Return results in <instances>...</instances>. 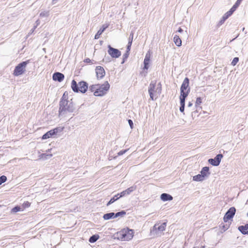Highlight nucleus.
I'll use <instances>...</instances> for the list:
<instances>
[{"instance_id": "f257e3e1", "label": "nucleus", "mask_w": 248, "mask_h": 248, "mask_svg": "<svg viewBox=\"0 0 248 248\" xmlns=\"http://www.w3.org/2000/svg\"><path fill=\"white\" fill-rule=\"evenodd\" d=\"M75 107L74 104L71 101H60L59 116H65L66 114L69 113H72L75 111Z\"/></svg>"}, {"instance_id": "f03ea898", "label": "nucleus", "mask_w": 248, "mask_h": 248, "mask_svg": "<svg viewBox=\"0 0 248 248\" xmlns=\"http://www.w3.org/2000/svg\"><path fill=\"white\" fill-rule=\"evenodd\" d=\"M71 88L75 93H78L80 92L82 93H84L88 90V84L84 81H81L78 84L77 82L73 79L71 83Z\"/></svg>"}, {"instance_id": "7ed1b4c3", "label": "nucleus", "mask_w": 248, "mask_h": 248, "mask_svg": "<svg viewBox=\"0 0 248 248\" xmlns=\"http://www.w3.org/2000/svg\"><path fill=\"white\" fill-rule=\"evenodd\" d=\"M118 239L121 241H128L133 237V231L131 230L124 229L116 233Z\"/></svg>"}, {"instance_id": "20e7f679", "label": "nucleus", "mask_w": 248, "mask_h": 248, "mask_svg": "<svg viewBox=\"0 0 248 248\" xmlns=\"http://www.w3.org/2000/svg\"><path fill=\"white\" fill-rule=\"evenodd\" d=\"M98 87L97 91L94 93L93 94L96 96H102L109 90L110 85L108 81H106L104 84H98Z\"/></svg>"}, {"instance_id": "39448f33", "label": "nucleus", "mask_w": 248, "mask_h": 248, "mask_svg": "<svg viewBox=\"0 0 248 248\" xmlns=\"http://www.w3.org/2000/svg\"><path fill=\"white\" fill-rule=\"evenodd\" d=\"M29 62V61H27L19 63L15 67L13 75L17 77L23 74L26 71V67Z\"/></svg>"}, {"instance_id": "423d86ee", "label": "nucleus", "mask_w": 248, "mask_h": 248, "mask_svg": "<svg viewBox=\"0 0 248 248\" xmlns=\"http://www.w3.org/2000/svg\"><path fill=\"white\" fill-rule=\"evenodd\" d=\"M63 129V127H57L53 129H51L44 134L42 137V139L46 140L49 138L53 137L55 135H56L57 133L62 132Z\"/></svg>"}, {"instance_id": "0eeeda50", "label": "nucleus", "mask_w": 248, "mask_h": 248, "mask_svg": "<svg viewBox=\"0 0 248 248\" xmlns=\"http://www.w3.org/2000/svg\"><path fill=\"white\" fill-rule=\"evenodd\" d=\"M189 79L188 78H186L180 88V94L188 95L190 92V88L189 87Z\"/></svg>"}, {"instance_id": "6e6552de", "label": "nucleus", "mask_w": 248, "mask_h": 248, "mask_svg": "<svg viewBox=\"0 0 248 248\" xmlns=\"http://www.w3.org/2000/svg\"><path fill=\"white\" fill-rule=\"evenodd\" d=\"M156 89V81H152L151 82L149 88H148V92L150 95V98L152 100H156L157 96H156V93H155V91Z\"/></svg>"}, {"instance_id": "1a4fd4ad", "label": "nucleus", "mask_w": 248, "mask_h": 248, "mask_svg": "<svg viewBox=\"0 0 248 248\" xmlns=\"http://www.w3.org/2000/svg\"><path fill=\"white\" fill-rule=\"evenodd\" d=\"M236 212V209L234 207L230 208L225 213L223 217V221L227 223L229 220L232 219Z\"/></svg>"}, {"instance_id": "9d476101", "label": "nucleus", "mask_w": 248, "mask_h": 248, "mask_svg": "<svg viewBox=\"0 0 248 248\" xmlns=\"http://www.w3.org/2000/svg\"><path fill=\"white\" fill-rule=\"evenodd\" d=\"M108 52L112 58H118L121 55V52L119 49L112 47L110 45H108Z\"/></svg>"}, {"instance_id": "9b49d317", "label": "nucleus", "mask_w": 248, "mask_h": 248, "mask_svg": "<svg viewBox=\"0 0 248 248\" xmlns=\"http://www.w3.org/2000/svg\"><path fill=\"white\" fill-rule=\"evenodd\" d=\"M223 155L221 154L217 155L214 158H210L208 161L209 163L214 166H217L219 165L221 159L223 157Z\"/></svg>"}, {"instance_id": "f8f14e48", "label": "nucleus", "mask_w": 248, "mask_h": 248, "mask_svg": "<svg viewBox=\"0 0 248 248\" xmlns=\"http://www.w3.org/2000/svg\"><path fill=\"white\" fill-rule=\"evenodd\" d=\"M95 73L97 79L102 78L105 75V71L103 67L98 66L95 68Z\"/></svg>"}, {"instance_id": "ddd939ff", "label": "nucleus", "mask_w": 248, "mask_h": 248, "mask_svg": "<svg viewBox=\"0 0 248 248\" xmlns=\"http://www.w3.org/2000/svg\"><path fill=\"white\" fill-rule=\"evenodd\" d=\"M234 12V11L230 9V10L228 11L227 13H226L222 16L221 20L219 21L218 23V25L220 26L221 25L224 23L225 21L228 19Z\"/></svg>"}, {"instance_id": "4468645a", "label": "nucleus", "mask_w": 248, "mask_h": 248, "mask_svg": "<svg viewBox=\"0 0 248 248\" xmlns=\"http://www.w3.org/2000/svg\"><path fill=\"white\" fill-rule=\"evenodd\" d=\"M64 78L63 74L60 72H55L52 76L53 80L58 82H62Z\"/></svg>"}, {"instance_id": "2eb2a0df", "label": "nucleus", "mask_w": 248, "mask_h": 248, "mask_svg": "<svg viewBox=\"0 0 248 248\" xmlns=\"http://www.w3.org/2000/svg\"><path fill=\"white\" fill-rule=\"evenodd\" d=\"M136 189V186H133L128 188L126 190L122 191L120 193H119L120 197H123L125 196L126 195H129L132 192H133L134 190H135Z\"/></svg>"}, {"instance_id": "dca6fc26", "label": "nucleus", "mask_w": 248, "mask_h": 248, "mask_svg": "<svg viewBox=\"0 0 248 248\" xmlns=\"http://www.w3.org/2000/svg\"><path fill=\"white\" fill-rule=\"evenodd\" d=\"M108 24H105L102 25V26L100 28V29L95 34L94 36V39H97L100 37V36L102 34V33L105 31V30L108 27Z\"/></svg>"}, {"instance_id": "f3484780", "label": "nucleus", "mask_w": 248, "mask_h": 248, "mask_svg": "<svg viewBox=\"0 0 248 248\" xmlns=\"http://www.w3.org/2000/svg\"><path fill=\"white\" fill-rule=\"evenodd\" d=\"M200 173L204 179L208 177L211 174L209 171V168L208 167H203L201 170Z\"/></svg>"}, {"instance_id": "a211bd4d", "label": "nucleus", "mask_w": 248, "mask_h": 248, "mask_svg": "<svg viewBox=\"0 0 248 248\" xmlns=\"http://www.w3.org/2000/svg\"><path fill=\"white\" fill-rule=\"evenodd\" d=\"M158 224H155L154 226V230L159 232H163L165 230L167 226V222H165L158 226Z\"/></svg>"}, {"instance_id": "6ab92c4d", "label": "nucleus", "mask_w": 248, "mask_h": 248, "mask_svg": "<svg viewBox=\"0 0 248 248\" xmlns=\"http://www.w3.org/2000/svg\"><path fill=\"white\" fill-rule=\"evenodd\" d=\"M150 60V53L149 51V55L148 53L146 54L144 60V67L143 69L144 70H148L149 68V62Z\"/></svg>"}, {"instance_id": "aec40b11", "label": "nucleus", "mask_w": 248, "mask_h": 248, "mask_svg": "<svg viewBox=\"0 0 248 248\" xmlns=\"http://www.w3.org/2000/svg\"><path fill=\"white\" fill-rule=\"evenodd\" d=\"M160 199L164 202L170 201L173 199V197L169 194L162 193L160 196Z\"/></svg>"}, {"instance_id": "412c9836", "label": "nucleus", "mask_w": 248, "mask_h": 248, "mask_svg": "<svg viewBox=\"0 0 248 248\" xmlns=\"http://www.w3.org/2000/svg\"><path fill=\"white\" fill-rule=\"evenodd\" d=\"M121 197H120L119 193L116 194V195L114 196L112 198L110 199L109 201L107 203V206H109L111 204L113 203L114 202L118 200Z\"/></svg>"}, {"instance_id": "4be33fe9", "label": "nucleus", "mask_w": 248, "mask_h": 248, "mask_svg": "<svg viewBox=\"0 0 248 248\" xmlns=\"http://www.w3.org/2000/svg\"><path fill=\"white\" fill-rule=\"evenodd\" d=\"M103 218L104 220H108L111 218H114V213L110 212L105 214L103 215Z\"/></svg>"}, {"instance_id": "5701e85b", "label": "nucleus", "mask_w": 248, "mask_h": 248, "mask_svg": "<svg viewBox=\"0 0 248 248\" xmlns=\"http://www.w3.org/2000/svg\"><path fill=\"white\" fill-rule=\"evenodd\" d=\"M173 41L177 46H180L182 45V41L179 36L175 35L173 37Z\"/></svg>"}, {"instance_id": "b1692460", "label": "nucleus", "mask_w": 248, "mask_h": 248, "mask_svg": "<svg viewBox=\"0 0 248 248\" xmlns=\"http://www.w3.org/2000/svg\"><path fill=\"white\" fill-rule=\"evenodd\" d=\"M204 179H205L203 178V177L201 174H199L194 176L193 177V180L194 181H197V182L202 181Z\"/></svg>"}, {"instance_id": "393cba45", "label": "nucleus", "mask_w": 248, "mask_h": 248, "mask_svg": "<svg viewBox=\"0 0 248 248\" xmlns=\"http://www.w3.org/2000/svg\"><path fill=\"white\" fill-rule=\"evenodd\" d=\"M238 230L240 231L242 234L246 235L248 231V229L246 228L245 225L239 226L238 227Z\"/></svg>"}, {"instance_id": "a878e982", "label": "nucleus", "mask_w": 248, "mask_h": 248, "mask_svg": "<svg viewBox=\"0 0 248 248\" xmlns=\"http://www.w3.org/2000/svg\"><path fill=\"white\" fill-rule=\"evenodd\" d=\"M188 95L180 94V103L181 106H185V100Z\"/></svg>"}, {"instance_id": "bb28decb", "label": "nucleus", "mask_w": 248, "mask_h": 248, "mask_svg": "<svg viewBox=\"0 0 248 248\" xmlns=\"http://www.w3.org/2000/svg\"><path fill=\"white\" fill-rule=\"evenodd\" d=\"M99 236L98 234H94L90 237L89 241L91 243H93L95 242L99 239Z\"/></svg>"}, {"instance_id": "cd10ccee", "label": "nucleus", "mask_w": 248, "mask_h": 248, "mask_svg": "<svg viewBox=\"0 0 248 248\" xmlns=\"http://www.w3.org/2000/svg\"><path fill=\"white\" fill-rule=\"evenodd\" d=\"M242 0H237L234 4L231 9L234 12L236 10V9L238 8V7L240 5Z\"/></svg>"}, {"instance_id": "c85d7f7f", "label": "nucleus", "mask_w": 248, "mask_h": 248, "mask_svg": "<svg viewBox=\"0 0 248 248\" xmlns=\"http://www.w3.org/2000/svg\"><path fill=\"white\" fill-rule=\"evenodd\" d=\"M52 156V154H42L39 155L40 158L44 160H46L50 158Z\"/></svg>"}, {"instance_id": "c756f323", "label": "nucleus", "mask_w": 248, "mask_h": 248, "mask_svg": "<svg viewBox=\"0 0 248 248\" xmlns=\"http://www.w3.org/2000/svg\"><path fill=\"white\" fill-rule=\"evenodd\" d=\"M126 215V212L124 210H122L120 212L114 213V218L118 217H123Z\"/></svg>"}, {"instance_id": "7c9ffc66", "label": "nucleus", "mask_w": 248, "mask_h": 248, "mask_svg": "<svg viewBox=\"0 0 248 248\" xmlns=\"http://www.w3.org/2000/svg\"><path fill=\"white\" fill-rule=\"evenodd\" d=\"M161 85L160 83H159L156 87L155 93L160 94L161 93Z\"/></svg>"}, {"instance_id": "2f4dec72", "label": "nucleus", "mask_w": 248, "mask_h": 248, "mask_svg": "<svg viewBox=\"0 0 248 248\" xmlns=\"http://www.w3.org/2000/svg\"><path fill=\"white\" fill-rule=\"evenodd\" d=\"M98 87V84H95V85H92L89 87V90L91 91L92 92L95 93L96 91H97Z\"/></svg>"}, {"instance_id": "473e14b6", "label": "nucleus", "mask_w": 248, "mask_h": 248, "mask_svg": "<svg viewBox=\"0 0 248 248\" xmlns=\"http://www.w3.org/2000/svg\"><path fill=\"white\" fill-rule=\"evenodd\" d=\"M229 226H230L229 224H224L222 223L220 225V228L221 229V230H222L223 232H225V231H226L228 229V228H229Z\"/></svg>"}, {"instance_id": "72a5a7b5", "label": "nucleus", "mask_w": 248, "mask_h": 248, "mask_svg": "<svg viewBox=\"0 0 248 248\" xmlns=\"http://www.w3.org/2000/svg\"><path fill=\"white\" fill-rule=\"evenodd\" d=\"M68 93H66V92H65L63 94V95H62V97L61 98L60 101L63 102V101H69L68 100Z\"/></svg>"}, {"instance_id": "f704fd0d", "label": "nucleus", "mask_w": 248, "mask_h": 248, "mask_svg": "<svg viewBox=\"0 0 248 248\" xmlns=\"http://www.w3.org/2000/svg\"><path fill=\"white\" fill-rule=\"evenodd\" d=\"M49 15V11H43L40 14V16L41 17H47Z\"/></svg>"}, {"instance_id": "c9c22d12", "label": "nucleus", "mask_w": 248, "mask_h": 248, "mask_svg": "<svg viewBox=\"0 0 248 248\" xmlns=\"http://www.w3.org/2000/svg\"><path fill=\"white\" fill-rule=\"evenodd\" d=\"M129 55V52H125V53L123 55V61L121 63L122 64H123L124 63L125 61H126V60L127 59V58L128 57V56Z\"/></svg>"}, {"instance_id": "e433bc0d", "label": "nucleus", "mask_w": 248, "mask_h": 248, "mask_svg": "<svg viewBox=\"0 0 248 248\" xmlns=\"http://www.w3.org/2000/svg\"><path fill=\"white\" fill-rule=\"evenodd\" d=\"M7 180V177L5 175H2L0 177V185L5 182Z\"/></svg>"}, {"instance_id": "4c0bfd02", "label": "nucleus", "mask_w": 248, "mask_h": 248, "mask_svg": "<svg viewBox=\"0 0 248 248\" xmlns=\"http://www.w3.org/2000/svg\"><path fill=\"white\" fill-rule=\"evenodd\" d=\"M20 209L21 208L20 206H16L12 209V212L13 213H16L18 211H20Z\"/></svg>"}, {"instance_id": "58836bf2", "label": "nucleus", "mask_w": 248, "mask_h": 248, "mask_svg": "<svg viewBox=\"0 0 248 248\" xmlns=\"http://www.w3.org/2000/svg\"><path fill=\"white\" fill-rule=\"evenodd\" d=\"M238 61H239V58L238 57H235L232 60V61L231 62V64L233 66H234L236 64V63L238 62Z\"/></svg>"}, {"instance_id": "ea45409f", "label": "nucleus", "mask_w": 248, "mask_h": 248, "mask_svg": "<svg viewBox=\"0 0 248 248\" xmlns=\"http://www.w3.org/2000/svg\"><path fill=\"white\" fill-rule=\"evenodd\" d=\"M202 98L200 97H197L196 101V103H195V106H197L200 105L202 103Z\"/></svg>"}, {"instance_id": "a19ab883", "label": "nucleus", "mask_w": 248, "mask_h": 248, "mask_svg": "<svg viewBox=\"0 0 248 248\" xmlns=\"http://www.w3.org/2000/svg\"><path fill=\"white\" fill-rule=\"evenodd\" d=\"M30 205H31V203L29 202H25L22 204V206H23V208H28V207H30Z\"/></svg>"}, {"instance_id": "79ce46f5", "label": "nucleus", "mask_w": 248, "mask_h": 248, "mask_svg": "<svg viewBox=\"0 0 248 248\" xmlns=\"http://www.w3.org/2000/svg\"><path fill=\"white\" fill-rule=\"evenodd\" d=\"M133 36H134V33L133 31H131L130 34V35H129V39H128V42L129 43H132V42H133Z\"/></svg>"}, {"instance_id": "37998d69", "label": "nucleus", "mask_w": 248, "mask_h": 248, "mask_svg": "<svg viewBox=\"0 0 248 248\" xmlns=\"http://www.w3.org/2000/svg\"><path fill=\"white\" fill-rule=\"evenodd\" d=\"M127 149H126V150H121L120 151V152H119L118 153V155L120 156V155H124V153H125L127 151Z\"/></svg>"}, {"instance_id": "c03bdc74", "label": "nucleus", "mask_w": 248, "mask_h": 248, "mask_svg": "<svg viewBox=\"0 0 248 248\" xmlns=\"http://www.w3.org/2000/svg\"><path fill=\"white\" fill-rule=\"evenodd\" d=\"M131 45H132L131 42V43H129V42L128 43V45H127V47H126V52H129V51L130 50V49H131Z\"/></svg>"}, {"instance_id": "a18cd8bd", "label": "nucleus", "mask_w": 248, "mask_h": 248, "mask_svg": "<svg viewBox=\"0 0 248 248\" xmlns=\"http://www.w3.org/2000/svg\"><path fill=\"white\" fill-rule=\"evenodd\" d=\"M128 124H129V126H130L131 128H133V123L132 120H130V119L128 120Z\"/></svg>"}, {"instance_id": "49530a36", "label": "nucleus", "mask_w": 248, "mask_h": 248, "mask_svg": "<svg viewBox=\"0 0 248 248\" xmlns=\"http://www.w3.org/2000/svg\"><path fill=\"white\" fill-rule=\"evenodd\" d=\"M185 107V106H183V105L181 106L180 105V107L179 108V110H180V112L183 113L184 114H185L184 113Z\"/></svg>"}, {"instance_id": "de8ad7c7", "label": "nucleus", "mask_w": 248, "mask_h": 248, "mask_svg": "<svg viewBox=\"0 0 248 248\" xmlns=\"http://www.w3.org/2000/svg\"><path fill=\"white\" fill-rule=\"evenodd\" d=\"M84 62L86 63H90L92 61L89 58H86L84 60Z\"/></svg>"}, {"instance_id": "09e8293b", "label": "nucleus", "mask_w": 248, "mask_h": 248, "mask_svg": "<svg viewBox=\"0 0 248 248\" xmlns=\"http://www.w3.org/2000/svg\"><path fill=\"white\" fill-rule=\"evenodd\" d=\"M192 105H193V104L192 102H189V103H188V105H187V107H191L192 106Z\"/></svg>"}, {"instance_id": "8fccbe9b", "label": "nucleus", "mask_w": 248, "mask_h": 248, "mask_svg": "<svg viewBox=\"0 0 248 248\" xmlns=\"http://www.w3.org/2000/svg\"><path fill=\"white\" fill-rule=\"evenodd\" d=\"M183 31V29H182L181 28H179L178 29V32L181 33V32H182Z\"/></svg>"}, {"instance_id": "3c124183", "label": "nucleus", "mask_w": 248, "mask_h": 248, "mask_svg": "<svg viewBox=\"0 0 248 248\" xmlns=\"http://www.w3.org/2000/svg\"><path fill=\"white\" fill-rule=\"evenodd\" d=\"M245 226L246 227V228L248 230V223H247L246 225H245Z\"/></svg>"}, {"instance_id": "603ef678", "label": "nucleus", "mask_w": 248, "mask_h": 248, "mask_svg": "<svg viewBox=\"0 0 248 248\" xmlns=\"http://www.w3.org/2000/svg\"><path fill=\"white\" fill-rule=\"evenodd\" d=\"M147 74V72H145V73L144 74V76L145 77Z\"/></svg>"}, {"instance_id": "864d4df0", "label": "nucleus", "mask_w": 248, "mask_h": 248, "mask_svg": "<svg viewBox=\"0 0 248 248\" xmlns=\"http://www.w3.org/2000/svg\"><path fill=\"white\" fill-rule=\"evenodd\" d=\"M35 28H36V27H34V29H32V30H31L32 32H33V31H34V30L35 29Z\"/></svg>"}, {"instance_id": "5fc2aeb1", "label": "nucleus", "mask_w": 248, "mask_h": 248, "mask_svg": "<svg viewBox=\"0 0 248 248\" xmlns=\"http://www.w3.org/2000/svg\"><path fill=\"white\" fill-rule=\"evenodd\" d=\"M36 23H37V24H39L38 23H39V20H38L36 21Z\"/></svg>"}, {"instance_id": "6e6d98bb", "label": "nucleus", "mask_w": 248, "mask_h": 248, "mask_svg": "<svg viewBox=\"0 0 248 248\" xmlns=\"http://www.w3.org/2000/svg\"><path fill=\"white\" fill-rule=\"evenodd\" d=\"M244 30H245V28H243V30H243V31H244Z\"/></svg>"}, {"instance_id": "4d7b16f0", "label": "nucleus", "mask_w": 248, "mask_h": 248, "mask_svg": "<svg viewBox=\"0 0 248 248\" xmlns=\"http://www.w3.org/2000/svg\"><path fill=\"white\" fill-rule=\"evenodd\" d=\"M247 234L248 235V231H247Z\"/></svg>"}, {"instance_id": "13d9d810", "label": "nucleus", "mask_w": 248, "mask_h": 248, "mask_svg": "<svg viewBox=\"0 0 248 248\" xmlns=\"http://www.w3.org/2000/svg\"><path fill=\"white\" fill-rule=\"evenodd\" d=\"M247 216H248V214H247Z\"/></svg>"}]
</instances>
